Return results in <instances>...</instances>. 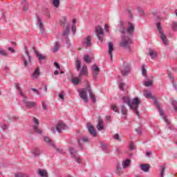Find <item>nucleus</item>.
Instances as JSON below:
<instances>
[{"mask_svg":"<svg viewBox=\"0 0 177 177\" xmlns=\"http://www.w3.org/2000/svg\"><path fill=\"white\" fill-rule=\"evenodd\" d=\"M140 169L144 172H149V169H150V165H140Z\"/></svg>","mask_w":177,"mask_h":177,"instance_id":"25","label":"nucleus"},{"mask_svg":"<svg viewBox=\"0 0 177 177\" xmlns=\"http://www.w3.org/2000/svg\"><path fill=\"white\" fill-rule=\"evenodd\" d=\"M15 177H30V176L24 173H16Z\"/></svg>","mask_w":177,"mask_h":177,"instance_id":"39","label":"nucleus"},{"mask_svg":"<svg viewBox=\"0 0 177 177\" xmlns=\"http://www.w3.org/2000/svg\"><path fill=\"white\" fill-rule=\"evenodd\" d=\"M121 73L122 75H128L131 73V65L124 64L121 69Z\"/></svg>","mask_w":177,"mask_h":177,"instance_id":"14","label":"nucleus"},{"mask_svg":"<svg viewBox=\"0 0 177 177\" xmlns=\"http://www.w3.org/2000/svg\"><path fill=\"white\" fill-rule=\"evenodd\" d=\"M171 82H172L173 87L176 91V89H177L176 84H175V82H174V80H171Z\"/></svg>","mask_w":177,"mask_h":177,"instance_id":"58","label":"nucleus"},{"mask_svg":"<svg viewBox=\"0 0 177 177\" xmlns=\"http://www.w3.org/2000/svg\"><path fill=\"white\" fill-rule=\"evenodd\" d=\"M149 55L151 59H156V57H157V52H156L153 50H149Z\"/></svg>","mask_w":177,"mask_h":177,"instance_id":"32","label":"nucleus"},{"mask_svg":"<svg viewBox=\"0 0 177 177\" xmlns=\"http://www.w3.org/2000/svg\"><path fill=\"white\" fill-rule=\"evenodd\" d=\"M76 23H77V19H73V25L71 27V30H72V32H73V35H75V32H77V26H75Z\"/></svg>","mask_w":177,"mask_h":177,"instance_id":"27","label":"nucleus"},{"mask_svg":"<svg viewBox=\"0 0 177 177\" xmlns=\"http://www.w3.org/2000/svg\"><path fill=\"white\" fill-rule=\"evenodd\" d=\"M37 27L40 30V32L41 34H44L45 31V25H44V21H42V19L41 17L37 16Z\"/></svg>","mask_w":177,"mask_h":177,"instance_id":"9","label":"nucleus"},{"mask_svg":"<svg viewBox=\"0 0 177 177\" xmlns=\"http://www.w3.org/2000/svg\"><path fill=\"white\" fill-rule=\"evenodd\" d=\"M144 85L145 86H151L153 85V80L145 82Z\"/></svg>","mask_w":177,"mask_h":177,"instance_id":"41","label":"nucleus"},{"mask_svg":"<svg viewBox=\"0 0 177 177\" xmlns=\"http://www.w3.org/2000/svg\"><path fill=\"white\" fill-rule=\"evenodd\" d=\"M1 127L2 128V129L3 131H6V129H8V124H1Z\"/></svg>","mask_w":177,"mask_h":177,"instance_id":"50","label":"nucleus"},{"mask_svg":"<svg viewBox=\"0 0 177 177\" xmlns=\"http://www.w3.org/2000/svg\"><path fill=\"white\" fill-rule=\"evenodd\" d=\"M159 171L160 177H164V174L165 173V165L160 166Z\"/></svg>","mask_w":177,"mask_h":177,"instance_id":"31","label":"nucleus"},{"mask_svg":"<svg viewBox=\"0 0 177 177\" xmlns=\"http://www.w3.org/2000/svg\"><path fill=\"white\" fill-rule=\"evenodd\" d=\"M39 74H40L39 68H37L32 75V80H37V78H38V77H39Z\"/></svg>","mask_w":177,"mask_h":177,"instance_id":"24","label":"nucleus"},{"mask_svg":"<svg viewBox=\"0 0 177 177\" xmlns=\"http://www.w3.org/2000/svg\"><path fill=\"white\" fill-rule=\"evenodd\" d=\"M104 30H105V31H106V32H109V26L105 25V26H104Z\"/></svg>","mask_w":177,"mask_h":177,"instance_id":"59","label":"nucleus"},{"mask_svg":"<svg viewBox=\"0 0 177 177\" xmlns=\"http://www.w3.org/2000/svg\"><path fill=\"white\" fill-rule=\"evenodd\" d=\"M44 142H46V143H48V145L54 147V149L57 150V153H59L60 154L63 153V149H62V148H56V146L55 145V142L52 140H50L49 137H46V136L44 137Z\"/></svg>","mask_w":177,"mask_h":177,"instance_id":"8","label":"nucleus"},{"mask_svg":"<svg viewBox=\"0 0 177 177\" xmlns=\"http://www.w3.org/2000/svg\"><path fill=\"white\" fill-rule=\"evenodd\" d=\"M32 121L34 123L33 129L35 132H36V133H39V135H41V133H42V131H41V129L38 128V127L39 126V120H38L37 118H33Z\"/></svg>","mask_w":177,"mask_h":177,"instance_id":"11","label":"nucleus"},{"mask_svg":"<svg viewBox=\"0 0 177 177\" xmlns=\"http://www.w3.org/2000/svg\"><path fill=\"white\" fill-rule=\"evenodd\" d=\"M79 95L84 103H88V97L86 96V88H81L79 90Z\"/></svg>","mask_w":177,"mask_h":177,"instance_id":"13","label":"nucleus"},{"mask_svg":"<svg viewBox=\"0 0 177 177\" xmlns=\"http://www.w3.org/2000/svg\"><path fill=\"white\" fill-rule=\"evenodd\" d=\"M64 129H67V126L63 122H59L55 127H52L50 131L53 133H56V131L60 133Z\"/></svg>","mask_w":177,"mask_h":177,"instance_id":"7","label":"nucleus"},{"mask_svg":"<svg viewBox=\"0 0 177 177\" xmlns=\"http://www.w3.org/2000/svg\"><path fill=\"white\" fill-rule=\"evenodd\" d=\"M146 74H147V71L146 70L145 65H142V75H143V77H146Z\"/></svg>","mask_w":177,"mask_h":177,"instance_id":"45","label":"nucleus"},{"mask_svg":"<svg viewBox=\"0 0 177 177\" xmlns=\"http://www.w3.org/2000/svg\"><path fill=\"white\" fill-rule=\"evenodd\" d=\"M82 142H89V139L88 138V137H84L82 138Z\"/></svg>","mask_w":177,"mask_h":177,"instance_id":"56","label":"nucleus"},{"mask_svg":"<svg viewBox=\"0 0 177 177\" xmlns=\"http://www.w3.org/2000/svg\"><path fill=\"white\" fill-rule=\"evenodd\" d=\"M84 60L85 63H91L92 62V58L89 57L88 55H85L84 57Z\"/></svg>","mask_w":177,"mask_h":177,"instance_id":"38","label":"nucleus"},{"mask_svg":"<svg viewBox=\"0 0 177 177\" xmlns=\"http://www.w3.org/2000/svg\"><path fill=\"white\" fill-rule=\"evenodd\" d=\"M129 149L130 150H133V149H135V145L133 144V142H130Z\"/></svg>","mask_w":177,"mask_h":177,"instance_id":"51","label":"nucleus"},{"mask_svg":"<svg viewBox=\"0 0 177 177\" xmlns=\"http://www.w3.org/2000/svg\"><path fill=\"white\" fill-rule=\"evenodd\" d=\"M113 139L115 140H118V142H121V138L120 137V135L118 133H115L113 136Z\"/></svg>","mask_w":177,"mask_h":177,"instance_id":"43","label":"nucleus"},{"mask_svg":"<svg viewBox=\"0 0 177 177\" xmlns=\"http://www.w3.org/2000/svg\"><path fill=\"white\" fill-rule=\"evenodd\" d=\"M54 66L57 68V70H60V65H59V63L54 62Z\"/></svg>","mask_w":177,"mask_h":177,"instance_id":"52","label":"nucleus"},{"mask_svg":"<svg viewBox=\"0 0 177 177\" xmlns=\"http://www.w3.org/2000/svg\"><path fill=\"white\" fill-rule=\"evenodd\" d=\"M92 37L91 36H88L87 37L83 39L82 44L84 46H92Z\"/></svg>","mask_w":177,"mask_h":177,"instance_id":"16","label":"nucleus"},{"mask_svg":"<svg viewBox=\"0 0 177 177\" xmlns=\"http://www.w3.org/2000/svg\"><path fill=\"white\" fill-rule=\"evenodd\" d=\"M144 95L147 99H153V96L151 95V92H150V91H144Z\"/></svg>","mask_w":177,"mask_h":177,"instance_id":"30","label":"nucleus"},{"mask_svg":"<svg viewBox=\"0 0 177 177\" xmlns=\"http://www.w3.org/2000/svg\"><path fill=\"white\" fill-rule=\"evenodd\" d=\"M69 151H70L71 157H73V158H75L76 162H77L78 164H81V158L80 157H78L77 151H75V149H73V147H70Z\"/></svg>","mask_w":177,"mask_h":177,"instance_id":"10","label":"nucleus"},{"mask_svg":"<svg viewBox=\"0 0 177 177\" xmlns=\"http://www.w3.org/2000/svg\"><path fill=\"white\" fill-rule=\"evenodd\" d=\"M119 88H120V91H124V88H125V83L120 82L119 84Z\"/></svg>","mask_w":177,"mask_h":177,"instance_id":"48","label":"nucleus"},{"mask_svg":"<svg viewBox=\"0 0 177 177\" xmlns=\"http://www.w3.org/2000/svg\"><path fill=\"white\" fill-rule=\"evenodd\" d=\"M16 88H17V91H19V95L22 97H24V103L26 107H27V109H34V107H35V106H37V102L28 101L27 97L24 95V93H23V92L21 91V88H20V86H19V84H16Z\"/></svg>","mask_w":177,"mask_h":177,"instance_id":"4","label":"nucleus"},{"mask_svg":"<svg viewBox=\"0 0 177 177\" xmlns=\"http://www.w3.org/2000/svg\"><path fill=\"white\" fill-rule=\"evenodd\" d=\"M38 174L41 177H48V172L46 171V170L39 169Z\"/></svg>","mask_w":177,"mask_h":177,"instance_id":"26","label":"nucleus"},{"mask_svg":"<svg viewBox=\"0 0 177 177\" xmlns=\"http://www.w3.org/2000/svg\"><path fill=\"white\" fill-rule=\"evenodd\" d=\"M116 171H117V172H118L119 174H122V169L121 168V167L120 166V165H117V166H116Z\"/></svg>","mask_w":177,"mask_h":177,"instance_id":"47","label":"nucleus"},{"mask_svg":"<svg viewBox=\"0 0 177 177\" xmlns=\"http://www.w3.org/2000/svg\"><path fill=\"white\" fill-rule=\"evenodd\" d=\"M104 129V124H103V120L102 119H98V124L97 125V129L98 131H102Z\"/></svg>","mask_w":177,"mask_h":177,"instance_id":"23","label":"nucleus"},{"mask_svg":"<svg viewBox=\"0 0 177 177\" xmlns=\"http://www.w3.org/2000/svg\"><path fill=\"white\" fill-rule=\"evenodd\" d=\"M111 118V116H106V120H107V121H111V120H110Z\"/></svg>","mask_w":177,"mask_h":177,"instance_id":"64","label":"nucleus"},{"mask_svg":"<svg viewBox=\"0 0 177 177\" xmlns=\"http://www.w3.org/2000/svg\"><path fill=\"white\" fill-rule=\"evenodd\" d=\"M136 131L138 133V135H140L142 133V129L140 128L136 129Z\"/></svg>","mask_w":177,"mask_h":177,"instance_id":"54","label":"nucleus"},{"mask_svg":"<svg viewBox=\"0 0 177 177\" xmlns=\"http://www.w3.org/2000/svg\"><path fill=\"white\" fill-rule=\"evenodd\" d=\"M36 95H37V96H39V95H41V93H39V91H37L36 92Z\"/></svg>","mask_w":177,"mask_h":177,"instance_id":"62","label":"nucleus"},{"mask_svg":"<svg viewBox=\"0 0 177 177\" xmlns=\"http://www.w3.org/2000/svg\"><path fill=\"white\" fill-rule=\"evenodd\" d=\"M122 100L124 103H126V104H128L132 110H133V113H135L136 115H138L139 117V111H138V108L139 107V104H140V101L139 100V98L135 97L132 100H131V98H129L128 96L123 97Z\"/></svg>","mask_w":177,"mask_h":177,"instance_id":"2","label":"nucleus"},{"mask_svg":"<svg viewBox=\"0 0 177 177\" xmlns=\"http://www.w3.org/2000/svg\"><path fill=\"white\" fill-rule=\"evenodd\" d=\"M0 55L1 56L6 57L8 56V52L2 48L0 49Z\"/></svg>","mask_w":177,"mask_h":177,"instance_id":"44","label":"nucleus"},{"mask_svg":"<svg viewBox=\"0 0 177 177\" xmlns=\"http://www.w3.org/2000/svg\"><path fill=\"white\" fill-rule=\"evenodd\" d=\"M83 75H88V66L86 65L82 66L79 73V77L82 78Z\"/></svg>","mask_w":177,"mask_h":177,"instance_id":"19","label":"nucleus"},{"mask_svg":"<svg viewBox=\"0 0 177 177\" xmlns=\"http://www.w3.org/2000/svg\"><path fill=\"white\" fill-rule=\"evenodd\" d=\"M42 109L43 110H46V104L45 102H42Z\"/></svg>","mask_w":177,"mask_h":177,"instance_id":"57","label":"nucleus"},{"mask_svg":"<svg viewBox=\"0 0 177 177\" xmlns=\"http://www.w3.org/2000/svg\"><path fill=\"white\" fill-rule=\"evenodd\" d=\"M80 81H81V78L77 77H73L71 80V82L73 85H78L80 84Z\"/></svg>","mask_w":177,"mask_h":177,"instance_id":"29","label":"nucleus"},{"mask_svg":"<svg viewBox=\"0 0 177 177\" xmlns=\"http://www.w3.org/2000/svg\"><path fill=\"white\" fill-rule=\"evenodd\" d=\"M171 28L174 31H177V22H173L171 24Z\"/></svg>","mask_w":177,"mask_h":177,"instance_id":"46","label":"nucleus"},{"mask_svg":"<svg viewBox=\"0 0 177 177\" xmlns=\"http://www.w3.org/2000/svg\"><path fill=\"white\" fill-rule=\"evenodd\" d=\"M158 31L159 32L160 39L162 41L164 45H168V39L164 32H162V27H161V24L160 22L156 24Z\"/></svg>","mask_w":177,"mask_h":177,"instance_id":"6","label":"nucleus"},{"mask_svg":"<svg viewBox=\"0 0 177 177\" xmlns=\"http://www.w3.org/2000/svg\"><path fill=\"white\" fill-rule=\"evenodd\" d=\"M87 91H88L90 99H91L93 103H95V102H96V97H95V95L92 93V91H91V87L89 86H87Z\"/></svg>","mask_w":177,"mask_h":177,"instance_id":"22","label":"nucleus"},{"mask_svg":"<svg viewBox=\"0 0 177 177\" xmlns=\"http://www.w3.org/2000/svg\"><path fill=\"white\" fill-rule=\"evenodd\" d=\"M59 97L62 99V100H64V95L63 94V93H59Z\"/></svg>","mask_w":177,"mask_h":177,"instance_id":"53","label":"nucleus"},{"mask_svg":"<svg viewBox=\"0 0 177 177\" xmlns=\"http://www.w3.org/2000/svg\"><path fill=\"white\" fill-rule=\"evenodd\" d=\"M102 149H107V145L106 144L102 145Z\"/></svg>","mask_w":177,"mask_h":177,"instance_id":"61","label":"nucleus"},{"mask_svg":"<svg viewBox=\"0 0 177 177\" xmlns=\"http://www.w3.org/2000/svg\"><path fill=\"white\" fill-rule=\"evenodd\" d=\"M153 103H154V106L158 110L160 115L165 120V122H166L167 125H169V120H168V118H167V116H165V115L164 113V111H162V109H161V107H160V104L158 103V102L157 101V100L156 98H153Z\"/></svg>","mask_w":177,"mask_h":177,"instance_id":"5","label":"nucleus"},{"mask_svg":"<svg viewBox=\"0 0 177 177\" xmlns=\"http://www.w3.org/2000/svg\"><path fill=\"white\" fill-rule=\"evenodd\" d=\"M54 74H55V75H59V71H55L54 72Z\"/></svg>","mask_w":177,"mask_h":177,"instance_id":"63","label":"nucleus"},{"mask_svg":"<svg viewBox=\"0 0 177 177\" xmlns=\"http://www.w3.org/2000/svg\"><path fill=\"white\" fill-rule=\"evenodd\" d=\"M21 5L23 6V10H27L28 9V2L27 1H22Z\"/></svg>","mask_w":177,"mask_h":177,"instance_id":"33","label":"nucleus"},{"mask_svg":"<svg viewBox=\"0 0 177 177\" xmlns=\"http://www.w3.org/2000/svg\"><path fill=\"white\" fill-rule=\"evenodd\" d=\"M95 32L97 34V37L99 39V41H100V42H103V29H102V27L100 26H97L95 28Z\"/></svg>","mask_w":177,"mask_h":177,"instance_id":"12","label":"nucleus"},{"mask_svg":"<svg viewBox=\"0 0 177 177\" xmlns=\"http://www.w3.org/2000/svg\"><path fill=\"white\" fill-rule=\"evenodd\" d=\"M120 31L123 35L122 36L120 46L125 49H129L131 48V44H132L131 37H132V34L135 31V26L131 22H127L124 24L121 23Z\"/></svg>","mask_w":177,"mask_h":177,"instance_id":"1","label":"nucleus"},{"mask_svg":"<svg viewBox=\"0 0 177 177\" xmlns=\"http://www.w3.org/2000/svg\"><path fill=\"white\" fill-rule=\"evenodd\" d=\"M46 16H47V17H50V15L49 14V11H46Z\"/></svg>","mask_w":177,"mask_h":177,"instance_id":"60","label":"nucleus"},{"mask_svg":"<svg viewBox=\"0 0 177 177\" xmlns=\"http://www.w3.org/2000/svg\"><path fill=\"white\" fill-rule=\"evenodd\" d=\"M60 49V44L59 42H55L54 47L53 48V52H57Z\"/></svg>","mask_w":177,"mask_h":177,"instance_id":"35","label":"nucleus"},{"mask_svg":"<svg viewBox=\"0 0 177 177\" xmlns=\"http://www.w3.org/2000/svg\"><path fill=\"white\" fill-rule=\"evenodd\" d=\"M41 151H39V148H34L32 150V154H34L35 156H38L39 154H40Z\"/></svg>","mask_w":177,"mask_h":177,"instance_id":"40","label":"nucleus"},{"mask_svg":"<svg viewBox=\"0 0 177 177\" xmlns=\"http://www.w3.org/2000/svg\"><path fill=\"white\" fill-rule=\"evenodd\" d=\"M137 10H138V12L141 16H143V15H145V12H143V10L142 9V8L137 7Z\"/></svg>","mask_w":177,"mask_h":177,"instance_id":"49","label":"nucleus"},{"mask_svg":"<svg viewBox=\"0 0 177 177\" xmlns=\"http://www.w3.org/2000/svg\"><path fill=\"white\" fill-rule=\"evenodd\" d=\"M75 65L77 71H80V70H81V60H80V59H76Z\"/></svg>","mask_w":177,"mask_h":177,"instance_id":"36","label":"nucleus"},{"mask_svg":"<svg viewBox=\"0 0 177 177\" xmlns=\"http://www.w3.org/2000/svg\"><path fill=\"white\" fill-rule=\"evenodd\" d=\"M52 3L55 8H59L60 6V0H53Z\"/></svg>","mask_w":177,"mask_h":177,"instance_id":"37","label":"nucleus"},{"mask_svg":"<svg viewBox=\"0 0 177 177\" xmlns=\"http://www.w3.org/2000/svg\"><path fill=\"white\" fill-rule=\"evenodd\" d=\"M130 164H131V160L126 159V160H123V162H122V167L124 169L128 168V167H129Z\"/></svg>","mask_w":177,"mask_h":177,"instance_id":"28","label":"nucleus"},{"mask_svg":"<svg viewBox=\"0 0 177 177\" xmlns=\"http://www.w3.org/2000/svg\"><path fill=\"white\" fill-rule=\"evenodd\" d=\"M108 47H109V55L111 57V60H113V50H114V46L113 45V42H109L108 44Z\"/></svg>","mask_w":177,"mask_h":177,"instance_id":"20","label":"nucleus"},{"mask_svg":"<svg viewBox=\"0 0 177 177\" xmlns=\"http://www.w3.org/2000/svg\"><path fill=\"white\" fill-rule=\"evenodd\" d=\"M26 57H23V62H24V64L25 66V67H27L28 62L30 63L31 62V57L30 56V53L28 52V50H26Z\"/></svg>","mask_w":177,"mask_h":177,"instance_id":"15","label":"nucleus"},{"mask_svg":"<svg viewBox=\"0 0 177 177\" xmlns=\"http://www.w3.org/2000/svg\"><path fill=\"white\" fill-rule=\"evenodd\" d=\"M8 50H10V52H11V53H15L16 51H15V49H13V48L9 47L8 48Z\"/></svg>","mask_w":177,"mask_h":177,"instance_id":"55","label":"nucleus"},{"mask_svg":"<svg viewBox=\"0 0 177 177\" xmlns=\"http://www.w3.org/2000/svg\"><path fill=\"white\" fill-rule=\"evenodd\" d=\"M87 129L91 134V136L95 137L96 136V131L95 130V128L91 123L87 124Z\"/></svg>","mask_w":177,"mask_h":177,"instance_id":"17","label":"nucleus"},{"mask_svg":"<svg viewBox=\"0 0 177 177\" xmlns=\"http://www.w3.org/2000/svg\"><path fill=\"white\" fill-rule=\"evenodd\" d=\"M92 68H93V77L94 80H96L97 78V75H99V73L100 70L99 69V67H97V66L96 65H93L92 66Z\"/></svg>","mask_w":177,"mask_h":177,"instance_id":"18","label":"nucleus"},{"mask_svg":"<svg viewBox=\"0 0 177 177\" xmlns=\"http://www.w3.org/2000/svg\"><path fill=\"white\" fill-rule=\"evenodd\" d=\"M127 113H128V110L127 109V108L124 105H122L121 114H122V115L127 116Z\"/></svg>","mask_w":177,"mask_h":177,"instance_id":"34","label":"nucleus"},{"mask_svg":"<svg viewBox=\"0 0 177 177\" xmlns=\"http://www.w3.org/2000/svg\"><path fill=\"white\" fill-rule=\"evenodd\" d=\"M33 49L35 50V53L39 62V63H41V62H42V60H45V59H46V57L44 56V55L42 54H39V53H38V51L35 50V48L33 47Z\"/></svg>","mask_w":177,"mask_h":177,"instance_id":"21","label":"nucleus"},{"mask_svg":"<svg viewBox=\"0 0 177 177\" xmlns=\"http://www.w3.org/2000/svg\"><path fill=\"white\" fill-rule=\"evenodd\" d=\"M59 24L61 26H66V29L64 30L62 35L64 38L65 39V41L68 45L70 44V40L68 39V31H70V25L67 24V17H63L59 20Z\"/></svg>","mask_w":177,"mask_h":177,"instance_id":"3","label":"nucleus"},{"mask_svg":"<svg viewBox=\"0 0 177 177\" xmlns=\"http://www.w3.org/2000/svg\"><path fill=\"white\" fill-rule=\"evenodd\" d=\"M111 109L115 113H120V111L118 110V107H117L115 104L111 105Z\"/></svg>","mask_w":177,"mask_h":177,"instance_id":"42","label":"nucleus"}]
</instances>
